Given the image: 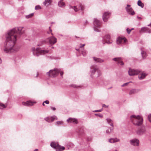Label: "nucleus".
I'll use <instances>...</instances> for the list:
<instances>
[{
	"instance_id": "nucleus-32",
	"label": "nucleus",
	"mask_w": 151,
	"mask_h": 151,
	"mask_svg": "<svg viewBox=\"0 0 151 151\" xmlns=\"http://www.w3.org/2000/svg\"><path fill=\"white\" fill-rule=\"evenodd\" d=\"M7 106L0 102V109H3L6 107Z\"/></svg>"
},
{
	"instance_id": "nucleus-36",
	"label": "nucleus",
	"mask_w": 151,
	"mask_h": 151,
	"mask_svg": "<svg viewBox=\"0 0 151 151\" xmlns=\"http://www.w3.org/2000/svg\"><path fill=\"white\" fill-rule=\"evenodd\" d=\"M95 115L97 116H98L100 118H102L103 117V115L101 114H95Z\"/></svg>"
},
{
	"instance_id": "nucleus-47",
	"label": "nucleus",
	"mask_w": 151,
	"mask_h": 151,
	"mask_svg": "<svg viewBox=\"0 0 151 151\" xmlns=\"http://www.w3.org/2000/svg\"><path fill=\"white\" fill-rule=\"evenodd\" d=\"M71 86L73 87L74 88H77L78 87V86H76V85H72Z\"/></svg>"
},
{
	"instance_id": "nucleus-20",
	"label": "nucleus",
	"mask_w": 151,
	"mask_h": 151,
	"mask_svg": "<svg viewBox=\"0 0 151 151\" xmlns=\"http://www.w3.org/2000/svg\"><path fill=\"white\" fill-rule=\"evenodd\" d=\"M22 104L26 106H30L33 105V103L30 101H27L26 102H23Z\"/></svg>"
},
{
	"instance_id": "nucleus-35",
	"label": "nucleus",
	"mask_w": 151,
	"mask_h": 151,
	"mask_svg": "<svg viewBox=\"0 0 151 151\" xmlns=\"http://www.w3.org/2000/svg\"><path fill=\"white\" fill-rule=\"evenodd\" d=\"M33 15V13H31L28 15H27L26 16V18L27 19L29 18L32 17Z\"/></svg>"
},
{
	"instance_id": "nucleus-41",
	"label": "nucleus",
	"mask_w": 151,
	"mask_h": 151,
	"mask_svg": "<svg viewBox=\"0 0 151 151\" xmlns=\"http://www.w3.org/2000/svg\"><path fill=\"white\" fill-rule=\"evenodd\" d=\"M41 43L40 44L38 45V46L41 45H42V44L45 43L46 41L45 40H43L41 41Z\"/></svg>"
},
{
	"instance_id": "nucleus-60",
	"label": "nucleus",
	"mask_w": 151,
	"mask_h": 151,
	"mask_svg": "<svg viewBox=\"0 0 151 151\" xmlns=\"http://www.w3.org/2000/svg\"><path fill=\"white\" fill-rule=\"evenodd\" d=\"M103 44H105V43H104V42H103Z\"/></svg>"
},
{
	"instance_id": "nucleus-45",
	"label": "nucleus",
	"mask_w": 151,
	"mask_h": 151,
	"mask_svg": "<svg viewBox=\"0 0 151 151\" xmlns=\"http://www.w3.org/2000/svg\"><path fill=\"white\" fill-rule=\"evenodd\" d=\"M80 47L81 48H82V47H83V46H85V44H80Z\"/></svg>"
},
{
	"instance_id": "nucleus-1",
	"label": "nucleus",
	"mask_w": 151,
	"mask_h": 151,
	"mask_svg": "<svg viewBox=\"0 0 151 151\" xmlns=\"http://www.w3.org/2000/svg\"><path fill=\"white\" fill-rule=\"evenodd\" d=\"M23 27H15L8 31L5 35L6 40L3 47L4 52L6 53H12L18 51L19 47L15 45L17 41L24 33Z\"/></svg>"
},
{
	"instance_id": "nucleus-14",
	"label": "nucleus",
	"mask_w": 151,
	"mask_h": 151,
	"mask_svg": "<svg viewBox=\"0 0 151 151\" xmlns=\"http://www.w3.org/2000/svg\"><path fill=\"white\" fill-rule=\"evenodd\" d=\"M48 41L50 44H54L57 42V39L53 36L49 37L48 38Z\"/></svg>"
},
{
	"instance_id": "nucleus-53",
	"label": "nucleus",
	"mask_w": 151,
	"mask_h": 151,
	"mask_svg": "<svg viewBox=\"0 0 151 151\" xmlns=\"http://www.w3.org/2000/svg\"><path fill=\"white\" fill-rule=\"evenodd\" d=\"M127 7H129L130 6V5H129V4H127Z\"/></svg>"
},
{
	"instance_id": "nucleus-38",
	"label": "nucleus",
	"mask_w": 151,
	"mask_h": 151,
	"mask_svg": "<svg viewBox=\"0 0 151 151\" xmlns=\"http://www.w3.org/2000/svg\"><path fill=\"white\" fill-rule=\"evenodd\" d=\"M103 108H102L101 109L99 110H96L93 111V112H100L102 111L103 110Z\"/></svg>"
},
{
	"instance_id": "nucleus-40",
	"label": "nucleus",
	"mask_w": 151,
	"mask_h": 151,
	"mask_svg": "<svg viewBox=\"0 0 151 151\" xmlns=\"http://www.w3.org/2000/svg\"><path fill=\"white\" fill-rule=\"evenodd\" d=\"M148 120L151 122V114L148 116Z\"/></svg>"
},
{
	"instance_id": "nucleus-37",
	"label": "nucleus",
	"mask_w": 151,
	"mask_h": 151,
	"mask_svg": "<svg viewBox=\"0 0 151 151\" xmlns=\"http://www.w3.org/2000/svg\"><path fill=\"white\" fill-rule=\"evenodd\" d=\"M87 53V52L86 51H82V54L83 56H85Z\"/></svg>"
},
{
	"instance_id": "nucleus-10",
	"label": "nucleus",
	"mask_w": 151,
	"mask_h": 151,
	"mask_svg": "<svg viewBox=\"0 0 151 151\" xmlns=\"http://www.w3.org/2000/svg\"><path fill=\"white\" fill-rule=\"evenodd\" d=\"M70 8L73 9L75 12H77L79 10L83 11L84 9L83 6L81 4L78 6H74L73 7L70 6Z\"/></svg>"
},
{
	"instance_id": "nucleus-17",
	"label": "nucleus",
	"mask_w": 151,
	"mask_h": 151,
	"mask_svg": "<svg viewBox=\"0 0 151 151\" xmlns=\"http://www.w3.org/2000/svg\"><path fill=\"white\" fill-rule=\"evenodd\" d=\"M110 36L109 35H106L104 37V39L105 43L109 44L111 43L112 42L110 40Z\"/></svg>"
},
{
	"instance_id": "nucleus-51",
	"label": "nucleus",
	"mask_w": 151,
	"mask_h": 151,
	"mask_svg": "<svg viewBox=\"0 0 151 151\" xmlns=\"http://www.w3.org/2000/svg\"><path fill=\"white\" fill-rule=\"evenodd\" d=\"M2 63V60L1 58H0V64H1Z\"/></svg>"
},
{
	"instance_id": "nucleus-8",
	"label": "nucleus",
	"mask_w": 151,
	"mask_h": 151,
	"mask_svg": "<svg viewBox=\"0 0 151 151\" xmlns=\"http://www.w3.org/2000/svg\"><path fill=\"white\" fill-rule=\"evenodd\" d=\"M131 145L134 146H138L139 145V141L136 138H134L129 140Z\"/></svg>"
},
{
	"instance_id": "nucleus-44",
	"label": "nucleus",
	"mask_w": 151,
	"mask_h": 151,
	"mask_svg": "<svg viewBox=\"0 0 151 151\" xmlns=\"http://www.w3.org/2000/svg\"><path fill=\"white\" fill-rule=\"evenodd\" d=\"M129 82H128V83H124L121 86L122 87L124 86H126L127 85H128L129 84Z\"/></svg>"
},
{
	"instance_id": "nucleus-59",
	"label": "nucleus",
	"mask_w": 151,
	"mask_h": 151,
	"mask_svg": "<svg viewBox=\"0 0 151 151\" xmlns=\"http://www.w3.org/2000/svg\"><path fill=\"white\" fill-rule=\"evenodd\" d=\"M79 134H81L80 132H79Z\"/></svg>"
},
{
	"instance_id": "nucleus-19",
	"label": "nucleus",
	"mask_w": 151,
	"mask_h": 151,
	"mask_svg": "<svg viewBox=\"0 0 151 151\" xmlns=\"http://www.w3.org/2000/svg\"><path fill=\"white\" fill-rule=\"evenodd\" d=\"M145 131L144 128H142L139 129L137 131V133L139 135H142L143 134Z\"/></svg>"
},
{
	"instance_id": "nucleus-56",
	"label": "nucleus",
	"mask_w": 151,
	"mask_h": 151,
	"mask_svg": "<svg viewBox=\"0 0 151 151\" xmlns=\"http://www.w3.org/2000/svg\"><path fill=\"white\" fill-rule=\"evenodd\" d=\"M44 102H43V103H42V105L43 106H45V104H44Z\"/></svg>"
},
{
	"instance_id": "nucleus-13",
	"label": "nucleus",
	"mask_w": 151,
	"mask_h": 151,
	"mask_svg": "<svg viewBox=\"0 0 151 151\" xmlns=\"http://www.w3.org/2000/svg\"><path fill=\"white\" fill-rule=\"evenodd\" d=\"M44 119L48 122H53L54 120L58 119L56 116H52L48 117L45 118Z\"/></svg>"
},
{
	"instance_id": "nucleus-25",
	"label": "nucleus",
	"mask_w": 151,
	"mask_h": 151,
	"mask_svg": "<svg viewBox=\"0 0 151 151\" xmlns=\"http://www.w3.org/2000/svg\"><path fill=\"white\" fill-rule=\"evenodd\" d=\"M63 0H60L58 2V5L60 7H64L65 4L63 2Z\"/></svg>"
},
{
	"instance_id": "nucleus-2",
	"label": "nucleus",
	"mask_w": 151,
	"mask_h": 151,
	"mask_svg": "<svg viewBox=\"0 0 151 151\" xmlns=\"http://www.w3.org/2000/svg\"><path fill=\"white\" fill-rule=\"evenodd\" d=\"M130 119L133 124L137 126L141 125L143 120L141 116L135 115L131 116Z\"/></svg>"
},
{
	"instance_id": "nucleus-61",
	"label": "nucleus",
	"mask_w": 151,
	"mask_h": 151,
	"mask_svg": "<svg viewBox=\"0 0 151 151\" xmlns=\"http://www.w3.org/2000/svg\"><path fill=\"white\" fill-rule=\"evenodd\" d=\"M52 48H53V47H52Z\"/></svg>"
},
{
	"instance_id": "nucleus-50",
	"label": "nucleus",
	"mask_w": 151,
	"mask_h": 151,
	"mask_svg": "<svg viewBox=\"0 0 151 151\" xmlns=\"http://www.w3.org/2000/svg\"><path fill=\"white\" fill-rule=\"evenodd\" d=\"M49 29L50 30V32L51 33V34L52 35H53V34L52 33V30L51 29H50V27H49Z\"/></svg>"
},
{
	"instance_id": "nucleus-15",
	"label": "nucleus",
	"mask_w": 151,
	"mask_h": 151,
	"mask_svg": "<svg viewBox=\"0 0 151 151\" xmlns=\"http://www.w3.org/2000/svg\"><path fill=\"white\" fill-rule=\"evenodd\" d=\"M112 60L116 62L118 64L123 65L124 63L122 62L121 58H115L112 59Z\"/></svg>"
},
{
	"instance_id": "nucleus-49",
	"label": "nucleus",
	"mask_w": 151,
	"mask_h": 151,
	"mask_svg": "<svg viewBox=\"0 0 151 151\" xmlns=\"http://www.w3.org/2000/svg\"><path fill=\"white\" fill-rule=\"evenodd\" d=\"M51 109L52 110H53V111H55L56 110L55 108L54 107H51Z\"/></svg>"
},
{
	"instance_id": "nucleus-22",
	"label": "nucleus",
	"mask_w": 151,
	"mask_h": 151,
	"mask_svg": "<svg viewBox=\"0 0 151 151\" xmlns=\"http://www.w3.org/2000/svg\"><path fill=\"white\" fill-rule=\"evenodd\" d=\"M140 32H148L149 33H151V30H150L147 27H143L141 28L140 31Z\"/></svg>"
},
{
	"instance_id": "nucleus-3",
	"label": "nucleus",
	"mask_w": 151,
	"mask_h": 151,
	"mask_svg": "<svg viewBox=\"0 0 151 151\" xmlns=\"http://www.w3.org/2000/svg\"><path fill=\"white\" fill-rule=\"evenodd\" d=\"M32 50L33 55L37 56L40 55L45 54L49 52V50H41L39 48H35L34 47L32 48Z\"/></svg>"
},
{
	"instance_id": "nucleus-43",
	"label": "nucleus",
	"mask_w": 151,
	"mask_h": 151,
	"mask_svg": "<svg viewBox=\"0 0 151 151\" xmlns=\"http://www.w3.org/2000/svg\"><path fill=\"white\" fill-rule=\"evenodd\" d=\"M59 73H60V76L62 77L63 75V71H61L60 69V71L59 72Z\"/></svg>"
},
{
	"instance_id": "nucleus-39",
	"label": "nucleus",
	"mask_w": 151,
	"mask_h": 151,
	"mask_svg": "<svg viewBox=\"0 0 151 151\" xmlns=\"http://www.w3.org/2000/svg\"><path fill=\"white\" fill-rule=\"evenodd\" d=\"M41 9V7L40 5H37L35 7V9L36 10H39Z\"/></svg>"
},
{
	"instance_id": "nucleus-18",
	"label": "nucleus",
	"mask_w": 151,
	"mask_h": 151,
	"mask_svg": "<svg viewBox=\"0 0 151 151\" xmlns=\"http://www.w3.org/2000/svg\"><path fill=\"white\" fill-rule=\"evenodd\" d=\"M67 122L68 123H72L73 124H77L78 123L77 119L75 118H69L67 119Z\"/></svg>"
},
{
	"instance_id": "nucleus-4",
	"label": "nucleus",
	"mask_w": 151,
	"mask_h": 151,
	"mask_svg": "<svg viewBox=\"0 0 151 151\" xmlns=\"http://www.w3.org/2000/svg\"><path fill=\"white\" fill-rule=\"evenodd\" d=\"M60 71V69L55 68L53 70H50L48 72L46 73V75L49 77L54 78L58 76Z\"/></svg>"
},
{
	"instance_id": "nucleus-58",
	"label": "nucleus",
	"mask_w": 151,
	"mask_h": 151,
	"mask_svg": "<svg viewBox=\"0 0 151 151\" xmlns=\"http://www.w3.org/2000/svg\"><path fill=\"white\" fill-rule=\"evenodd\" d=\"M76 50H77V51H78V50H79V49H76Z\"/></svg>"
},
{
	"instance_id": "nucleus-27",
	"label": "nucleus",
	"mask_w": 151,
	"mask_h": 151,
	"mask_svg": "<svg viewBox=\"0 0 151 151\" xmlns=\"http://www.w3.org/2000/svg\"><path fill=\"white\" fill-rule=\"evenodd\" d=\"M93 59L96 62L101 63L104 61V60L102 59L96 57H93Z\"/></svg>"
},
{
	"instance_id": "nucleus-26",
	"label": "nucleus",
	"mask_w": 151,
	"mask_h": 151,
	"mask_svg": "<svg viewBox=\"0 0 151 151\" xmlns=\"http://www.w3.org/2000/svg\"><path fill=\"white\" fill-rule=\"evenodd\" d=\"M147 74L146 73H142L140 75H139V78L140 80H142L145 78Z\"/></svg>"
},
{
	"instance_id": "nucleus-12",
	"label": "nucleus",
	"mask_w": 151,
	"mask_h": 151,
	"mask_svg": "<svg viewBox=\"0 0 151 151\" xmlns=\"http://www.w3.org/2000/svg\"><path fill=\"white\" fill-rule=\"evenodd\" d=\"M98 67L96 65H92L90 68V72L91 73V76L92 77V75H93L96 71H97Z\"/></svg>"
},
{
	"instance_id": "nucleus-21",
	"label": "nucleus",
	"mask_w": 151,
	"mask_h": 151,
	"mask_svg": "<svg viewBox=\"0 0 151 151\" xmlns=\"http://www.w3.org/2000/svg\"><path fill=\"white\" fill-rule=\"evenodd\" d=\"M126 9L127 12L129 14L132 15H134L135 14L134 12L133 11V9L132 8L126 7Z\"/></svg>"
},
{
	"instance_id": "nucleus-7",
	"label": "nucleus",
	"mask_w": 151,
	"mask_h": 151,
	"mask_svg": "<svg viewBox=\"0 0 151 151\" xmlns=\"http://www.w3.org/2000/svg\"><path fill=\"white\" fill-rule=\"evenodd\" d=\"M141 72V71L137 69H129L128 72L129 76H133L138 74Z\"/></svg>"
},
{
	"instance_id": "nucleus-33",
	"label": "nucleus",
	"mask_w": 151,
	"mask_h": 151,
	"mask_svg": "<svg viewBox=\"0 0 151 151\" xmlns=\"http://www.w3.org/2000/svg\"><path fill=\"white\" fill-rule=\"evenodd\" d=\"M56 124L57 125H64V123L63 121H57L56 122Z\"/></svg>"
},
{
	"instance_id": "nucleus-16",
	"label": "nucleus",
	"mask_w": 151,
	"mask_h": 151,
	"mask_svg": "<svg viewBox=\"0 0 151 151\" xmlns=\"http://www.w3.org/2000/svg\"><path fill=\"white\" fill-rule=\"evenodd\" d=\"M141 89L138 88H134L131 89L129 91V94L130 95L134 94L135 93H137L140 91Z\"/></svg>"
},
{
	"instance_id": "nucleus-28",
	"label": "nucleus",
	"mask_w": 151,
	"mask_h": 151,
	"mask_svg": "<svg viewBox=\"0 0 151 151\" xmlns=\"http://www.w3.org/2000/svg\"><path fill=\"white\" fill-rule=\"evenodd\" d=\"M52 1V0H45L43 2V4L45 6H47L51 3Z\"/></svg>"
},
{
	"instance_id": "nucleus-9",
	"label": "nucleus",
	"mask_w": 151,
	"mask_h": 151,
	"mask_svg": "<svg viewBox=\"0 0 151 151\" xmlns=\"http://www.w3.org/2000/svg\"><path fill=\"white\" fill-rule=\"evenodd\" d=\"M127 42V40L125 38L119 37L116 40L117 44L121 45L124 44Z\"/></svg>"
},
{
	"instance_id": "nucleus-5",
	"label": "nucleus",
	"mask_w": 151,
	"mask_h": 151,
	"mask_svg": "<svg viewBox=\"0 0 151 151\" xmlns=\"http://www.w3.org/2000/svg\"><path fill=\"white\" fill-rule=\"evenodd\" d=\"M51 146L56 149V151H63L64 150V147L60 145L58 142H53L51 143Z\"/></svg>"
},
{
	"instance_id": "nucleus-48",
	"label": "nucleus",
	"mask_w": 151,
	"mask_h": 151,
	"mask_svg": "<svg viewBox=\"0 0 151 151\" xmlns=\"http://www.w3.org/2000/svg\"><path fill=\"white\" fill-rule=\"evenodd\" d=\"M44 102H45L47 104H48L49 103V102L48 100H46L45 101H44Z\"/></svg>"
},
{
	"instance_id": "nucleus-57",
	"label": "nucleus",
	"mask_w": 151,
	"mask_h": 151,
	"mask_svg": "<svg viewBox=\"0 0 151 151\" xmlns=\"http://www.w3.org/2000/svg\"><path fill=\"white\" fill-rule=\"evenodd\" d=\"M133 29H134V28H132L131 29V30H133Z\"/></svg>"
},
{
	"instance_id": "nucleus-23",
	"label": "nucleus",
	"mask_w": 151,
	"mask_h": 151,
	"mask_svg": "<svg viewBox=\"0 0 151 151\" xmlns=\"http://www.w3.org/2000/svg\"><path fill=\"white\" fill-rule=\"evenodd\" d=\"M120 141L119 139L117 138H111L109 139V142L111 143H114Z\"/></svg>"
},
{
	"instance_id": "nucleus-46",
	"label": "nucleus",
	"mask_w": 151,
	"mask_h": 151,
	"mask_svg": "<svg viewBox=\"0 0 151 151\" xmlns=\"http://www.w3.org/2000/svg\"><path fill=\"white\" fill-rule=\"evenodd\" d=\"M102 107H104V108H108V106H106L105 104H103L102 105Z\"/></svg>"
},
{
	"instance_id": "nucleus-52",
	"label": "nucleus",
	"mask_w": 151,
	"mask_h": 151,
	"mask_svg": "<svg viewBox=\"0 0 151 151\" xmlns=\"http://www.w3.org/2000/svg\"><path fill=\"white\" fill-rule=\"evenodd\" d=\"M147 26H150L151 27V23H150V24L148 25Z\"/></svg>"
},
{
	"instance_id": "nucleus-34",
	"label": "nucleus",
	"mask_w": 151,
	"mask_h": 151,
	"mask_svg": "<svg viewBox=\"0 0 151 151\" xmlns=\"http://www.w3.org/2000/svg\"><path fill=\"white\" fill-rule=\"evenodd\" d=\"M97 72V77H99L101 75V72L99 70L98 68Z\"/></svg>"
},
{
	"instance_id": "nucleus-6",
	"label": "nucleus",
	"mask_w": 151,
	"mask_h": 151,
	"mask_svg": "<svg viewBox=\"0 0 151 151\" xmlns=\"http://www.w3.org/2000/svg\"><path fill=\"white\" fill-rule=\"evenodd\" d=\"M93 23L94 30L96 32H100L99 29L101 24L100 21L97 19H94Z\"/></svg>"
},
{
	"instance_id": "nucleus-11",
	"label": "nucleus",
	"mask_w": 151,
	"mask_h": 151,
	"mask_svg": "<svg viewBox=\"0 0 151 151\" xmlns=\"http://www.w3.org/2000/svg\"><path fill=\"white\" fill-rule=\"evenodd\" d=\"M110 13L109 12H106L104 13L102 18L104 22H106L107 21L110 16Z\"/></svg>"
},
{
	"instance_id": "nucleus-30",
	"label": "nucleus",
	"mask_w": 151,
	"mask_h": 151,
	"mask_svg": "<svg viewBox=\"0 0 151 151\" xmlns=\"http://www.w3.org/2000/svg\"><path fill=\"white\" fill-rule=\"evenodd\" d=\"M141 54L143 59H145L146 58L147 55L146 53L144 51L142 50Z\"/></svg>"
},
{
	"instance_id": "nucleus-55",
	"label": "nucleus",
	"mask_w": 151,
	"mask_h": 151,
	"mask_svg": "<svg viewBox=\"0 0 151 151\" xmlns=\"http://www.w3.org/2000/svg\"><path fill=\"white\" fill-rule=\"evenodd\" d=\"M38 149H35L34 151H38Z\"/></svg>"
},
{
	"instance_id": "nucleus-42",
	"label": "nucleus",
	"mask_w": 151,
	"mask_h": 151,
	"mask_svg": "<svg viewBox=\"0 0 151 151\" xmlns=\"http://www.w3.org/2000/svg\"><path fill=\"white\" fill-rule=\"evenodd\" d=\"M131 31V29H129L128 28L127 29V31L128 34H129Z\"/></svg>"
},
{
	"instance_id": "nucleus-54",
	"label": "nucleus",
	"mask_w": 151,
	"mask_h": 151,
	"mask_svg": "<svg viewBox=\"0 0 151 151\" xmlns=\"http://www.w3.org/2000/svg\"><path fill=\"white\" fill-rule=\"evenodd\" d=\"M137 18H138V19H141V17H137Z\"/></svg>"
},
{
	"instance_id": "nucleus-31",
	"label": "nucleus",
	"mask_w": 151,
	"mask_h": 151,
	"mask_svg": "<svg viewBox=\"0 0 151 151\" xmlns=\"http://www.w3.org/2000/svg\"><path fill=\"white\" fill-rule=\"evenodd\" d=\"M138 5L142 8H143L144 6V4L142 3L141 0H139L137 2Z\"/></svg>"
},
{
	"instance_id": "nucleus-24",
	"label": "nucleus",
	"mask_w": 151,
	"mask_h": 151,
	"mask_svg": "<svg viewBox=\"0 0 151 151\" xmlns=\"http://www.w3.org/2000/svg\"><path fill=\"white\" fill-rule=\"evenodd\" d=\"M106 120L108 124L112 127H114L113 121L111 119L107 118Z\"/></svg>"
},
{
	"instance_id": "nucleus-29",
	"label": "nucleus",
	"mask_w": 151,
	"mask_h": 151,
	"mask_svg": "<svg viewBox=\"0 0 151 151\" xmlns=\"http://www.w3.org/2000/svg\"><path fill=\"white\" fill-rule=\"evenodd\" d=\"M113 131V129L109 127V129H107L106 130V133L107 134H109Z\"/></svg>"
}]
</instances>
